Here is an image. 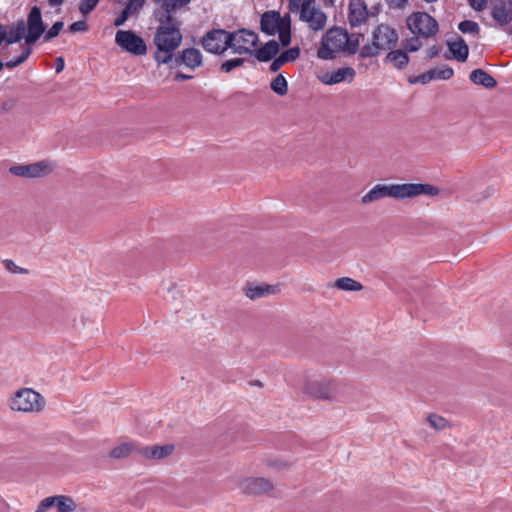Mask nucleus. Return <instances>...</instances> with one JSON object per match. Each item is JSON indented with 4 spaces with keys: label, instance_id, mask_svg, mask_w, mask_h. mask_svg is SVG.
<instances>
[{
    "label": "nucleus",
    "instance_id": "1",
    "mask_svg": "<svg viewBox=\"0 0 512 512\" xmlns=\"http://www.w3.org/2000/svg\"><path fill=\"white\" fill-rule=\"evenodd\" d=\"M439 189L433 185L422 183H404V184H376L365 195L361 197V203L366 205L386 197L395 199L414 198L419 195L436 196Z\"/></svg>",
    "mask_w": 512,
    "mask_h": 512
},
{
    "label": "nucleus",
    "instance_id": "2",
    "mask_svg": "<svg viewBox=\"0 0 512 512\" xmlns=\"http://www.w3.org/2000/svg\"><path fill=\"white\" fill-rule=\"evenodd\" d=\"M349 388L347 384L329 378L307 379L303 386V392L316 400L345 402L346 392Z\"/></svg>",
    "mask_w": 512,
    "mask_h": 512
},
{
    "label": "nucleus",
    "instance_id": "3",
    "mask_svg": "<svg viewBox=\"0 0 512 512\" xmlns=\"http://www.w3.org/2000/svg\"><path fill=\"white\" fill-rule=\"evenodd\" d=\"M182 34L179 27L159 26L157 28L154 43L157 47L155 60L159 64L172 62L174 51L180 46Z\"/></svg>",
    "mask_w": 512,
    "mask_h": 512
},
{
    "label": "nucleus",
    "instance_id": "4",
    "mask_svg": "<svg viewBox=\"0 0 512 512\" xmlns=\"http://www.w3.org/2000/svg\"><path fill=\"white\" fill-rule=\"evenodd\" d=\"M349 41L348 33L339 27L330 28L322 37L321 46L317 51V56L323 60H330L335 57V53L345 50L348 54H354L356 46L347 47Z\"/></svg>",
    "mask_w": 512,
    "mask_h": 512
},
{
    "label": "nucleus",
    "instance_id": "5",
    "mask_svg": "<svg viewBox=\"0 0 512 512\" xmlns=\"http://www.w3.org/2000/svg\"><path fill=\"white\" fill-rule=\"evenodd\" d=\"M397 31L387 24L378 25L372 33V43L360 49L362 58L377 56L380 51H388L396 47L398 42Z\"/></svg>",
    "mask_w": 512,
    "mask_h": 512
},
{
    "label": "nucleus",
    "instance_id": "6",
    "mask_svg": "<svg viewBox=\"0 0 512 512\" xmlns=\"http://www.w3.org/2000/svg\"><path fill=\"white\" fill-rule=\"evenodd\" d=\"M260 29L269 36L278 34L283 46H288L291 42V20L289 15L281 17L280 13L275 10L266 11L261 15Z\"/></svg>",
    "mask_w": 512,
    "mask_h": 512
},
{
    "label": "nucleus",
    "instance_id": "7",
    "mask_svg": "<svg viewBox=\"0 0 512 512\" xmlns=\"http://www.w3.org/2000/svg\"><path fill=\"white\" fill-rule=\"evenodd\" d=\"M45 404L44 397L31 388H21L9 399L11 410L24 413H38L44 409Z\"/></svg>",
    "mask_w": 512,
    "mask_h": 512
},
{
    "label": "nucleus",
    "instance_id": "8",
    "mask_svg": "<svg viewBox=\"0 0 512 512\" xmlns=\"http://www.w3.org/2000/svg\"><path fill=\"white\" fill-rule=\"evenodd\" d=\"M408 29L423 38L435 36L439 31L438 22L426 12H413L406 20Z\"/></svg>",
    "mask_w": 512,
    "mask_h": 512
},
{
    "label": "nucleus",
    "instance_id": "9",
    "mask_svg": "<svg viewBox=\"0 0 512 512\" xmlns=\"http://www.w3.org/2000/svg\"><path fill=\"white\" fill-rule=\"evenodd\" d=\"M299 18L313 31L323 30L327 23V15L315 0H302Z\"/></svg>",
    "mask_w": 512,
    "mask_h": 512
},
{
    "label": "nucleus",
    "instance_id": "10",
    "mask_svg": "<svg viewBox=\"0 0 512 512\" xmlns=\"http://www.w3.org/2000/svg\"><path fill=\"white\" fill-rule=\"evenodd\" d=\"M231 43L230 47L234 54H248L253 55L256 46L258 45V35L248 29H240L230 32Z\"/></svg>",
    "mask_w": 512,
    "mask_h": 512
},
{
    "label": "nucleus",
    "instance_id": "11",
    "mask_svg": "<svg viewBox=\"0 0 512 512\" xmlns=\"http://www.w3.org/2000/svg\"><path fill=\"white\" fill-rule=\"evenodd\" d=\"M231 37L230 32L224 29H212L208 31L201 40V44L205 51L221 55L230 47Z\"/></svg>",
    "mask_w": 512,
    "mask_h": 512
},
{
    "label": "nucleus",
    "instance_id": "12",
    "mask_svg": "<svg viewBox=\"0 0 512 512\" xmlns=\"http://www.w3.org/2000/svg\"><path fill=\"white\" fill-rule=\"evenodd\" d=\"M115 42L120 48L134 55H144L147 51L145 41L131 30H118Z\"/></svg>",
    "mask_w": 512,
    "mask_h": 512
},
{
    "label": "nucleus",
    "instance_id": "13",
    "mask_svg": "<svg viewBox=\"0 0 512 512\" xmlns=\"http://www.w3.org/2000/svg\"><path fill=\"white\" fill-rule=\"evenodd\" d=\"M26 23V36L25 43L33 45L45 32V24L42 20L41 9L38 6H33L27 16Z\"/></svg>",
    "mask_w": 512,
    "mask_h": 512
},
{
    "label": "nucleus",
    "instance_id": "14",
    "mask_svg": "<svg viewBox=\"0 0 512 512\" xmlns=\"http://www.w3.org/2000/svg\"><path fill=\"white\" fill-rule=\"evenodd\" d=\"M9 171L15 176L37 178L50 173L51 166L45 161H40L28 165H15L10 167Z\"/></svg>",
    "mask_w": 512,
    "mask_h": 512
},
{
    "label": "nucleus",
    "instance_id": "15",
    "mask_svg": "<svg viewBox=\"0 0 512 512\" xmlns=\"http://www.w3.org/2000/svg\"><path fill=\"white\" fill-rule=\"evenodd\" d=\"M491 15L500 26L509 24L512 21V0H491Z\"/></svg>",
    "mask_w": 512,
    "mask_h": 512
},
{
    "label": "nucleus",
    "instance_id": "16",
    "mask_svg": "<svg viewBox=\"0 0 512 512\" xmlns=\"http://www.w3.org/2000/svg\"><path fill=\"white\" fill-rule=\"evenodd\" d=\"M175 447L173 444H165L162 446L151 445L137 447V455L146 460H161L170 456Z\"/></svg>",
    "mask_w": 512,
    "mask_h": 512
},
{
    "label": "nucleus",
    "instance_id": "17",
    "mask_svg": "<svg viewBox=\"0 0 512 512\" xmlns=\"http://www.w3.org/2000/svg\"><path fill=\"white\" fill-rule=\"evenodd\" d=\"M273 484L263 477H249L240 482V489L246 494L260 495L272 490Z\"/></svg>",
    "mask_w": 512,
    "mask_h": 512
},
{
    "label": "nucleus",
    "instance_id": "18",
    "mask_svg": "<svg viewBox=\"0 0 512 512\" xmlns=\"http://www.w3.org/2000/svg\"><path fill=\"white\" fill-rule=\"evenodd\" d=\"M173 63L175 66L184 65L187 68L194 70L200 67L203 63V57L200 50L196 48H186L179 55L173 57Z\"/></svg>",
    "mask_w": 512,
    "mask_h": 512
},
{
    "label": "nucleus",
    "instance_id": "19",
    "mask_svg": "<svg viewBox=\"0 0 512 512\" xmlns=\"http://www.w3.org/2000/svg\"><path fill=\"white\" fill-rule=\"evenodd\" d=\"M369 16V11L363 0H350L348 7V21L351 27H359L364 24Z\"/></svg>",
    "mask_w": 512,
    "mask_h": 512
},
{
    "label": "nucleus",
    "instance_id": "20",
    "mask_svg": "<svg viewBox=\"0 0 512 512\" xmlns=\"http://www.w3.org/2000/svg\"><path fill=\"white\" fill-rule=\"evenodd\" d=\"M356 72L352 67H343L335 71L328 72L319 77V80L325 85H334L340 82H352Z\"/></svg>",
    "mask_w": 512,
    "mask_h": 512
},
{
    "label": "nucleus",
    "instance_id": "21",
    "mask_svg": "<svg viewBox=\"0 0 512 512\" xmlns=\"http://www.w3.org/2000/svg\"><path fill=\"white\" fill-rule=\"evenodd\" d=\"M277 292V286L268 284H248L245 288V295L251 300L259 299L268 295H274Z\"/></svg>",
    "mask_w": 512,
    "mask_h": 512
},
{
    "label": "nucleus",
    "instance_id": "22",
    "mask_svg": "<svg viewBox=\"0 0 512 512\" xmlns=\"http://www.w3.org/2000/svg\"><path fill=\"white\" fill-rule=\"evenodd\" d=\"M279 44L276 40H269L259 49H255L254 55L260 62H268L279 53Z\"/></svg>",
    "mask_w": 512,
    "mask_h": 512
},
{
    "label": "nucleus",
    "instance_id": "23",
    "mask_svg": "<svg viewBox=\"0 0 512 512\" xmlns=\"http://www.w3.org/2000/svg\"><path fill=\"white\" fill-rule=\"evenodd\" d=\"M7 43L13 44L20 42L26 36V23L23 19H19L12 23L10 26H6Z\"/></svg>",
    "mask_w": 512,
    "mask_h": 512
},
{
    "label": "nucleus",
    "instance_id": "24",
    "mask_svg": "<svg viewBox=\"0 0 512 512\" xmlns=\"http://www.w3.org/2000/svg\"><path fill=\"white\" fill-rule=\"evenodd\" d=\"M299 56L300 49L298 47H292L288 50H285L278 57H274L270 65V71L277 72L283 65H285L288 62L295 61Z\"/></svg>",
    "mask_w": 512,
    "mask_h": 512
},
{
    "label": "nucleus",
    "instance_id": "25",
    "mask_svg": "<svg viewBox=\"0 0 512 512\" xmlns=\"http://www.w3.org/2000/svg\"><path fill=\"white\" fill-rule=\"evenodd\" d=\"M469 79L476 85H482L485 88H494L497 85L496 80L485 70L483 69H475L470 75Z\"/></svg>",
    "mask_w": 512,
    "mask_h": 512
},
{
    "label": "nucleus",
    "instance_id": "26",
    "mask_svg": "<svg viewBox=\"0 0 512 512\" xmlns=\"http://www.w3.org/2000/svg\"><path fill=\"white\" fill-rule=\"evenodd\" d=\"M448 48L453 58L460 62H465L468 58L469 48L463 38H458L456 41L449 42Z\"/></svg>",
    "mask_w": 512,
    "mask_h": 512
},
{
    "label": "nucleus",
    "instance_id": "27",
    "mask_svg": "<svg viewBox=\"0 0 512 512\" xmlns=\"http://www.w3.org/2000/svg\"><path fill=\"white\" fill-rule=\"evenodd\" d=\"M52 500L53 506H56L58 512H73L77 508L76 502L66 495L49 496Z\"/></svg>",
    "mask_w": 512,
    "mask_h": 512
},
{
    "label": "nucleus",
    "instance_id": "28",
    "mask_svg": "<svg viewBox=\"0 0 512 512\" xmlns=\"http://www.w3.org/2000/svg\"><path fill=\"white\" fill-rule=\"evenodd\" d=\"M137 447H139V444L133 442H125L114 447L110 451L109 455L113 459H122L133 453L137 454Z\"/></svg>",
    "mask_w": 512,
    "mask_h": 512
},
{
    "label": "nucleus",
    "instance_id": "29",
    "mask_svg": "<svg viewBox=\"0 0 512 512\" xmlns=\"http://www.w3.org/2000/svg\"><path fill=\"white\" fill-rule=\"evenodd\" d=\"M386 60L393 63L398 69H403L409 62V57L406 52L402 50H392L387 54Z\"/></svg>",
    "mask_w": 512,
    "mask_h": 512
},
{
    "label": "nucleus",
    "instance_id": "30",
    "mask_svg": "<svg viewBox=\"0 0 512 512\" xmlns=\"http://www.w3.org/2000/svg\"><path fill=\"white\" fill-rule=\"evenodd\" d=\"M172 12V9L162 6V9L156 14L157 19L160 22V26L179 27L178 23L172 16Z\"/></svg>",
    "mask_w": 512,
    "mask_h": 512
},
{
    "label": "nucleus",
    "instance_id": "31",
    "mask_svg": "<svg viewBox=\"0 0 512 512\" xmlns=\"http://www.w3.org/2000/svg\"><path fill=\"white\" fill-rule=\"evenodd\" d=\"M334 285L338 289L345 291H360L363 288L360 282L349 277H342L337 279Z\"/></svg>",
    "mask_w": 512,
    "mask_h": 512
},
{
    "label": "nucleus",
    "instance_id": "32",
    "mask_svg": "<svg viewBox=\"0 0 512 512\" xmlns=\"http://www.w3.org/2000/svg\"><path fill=\"white\" fill-rule=\"evenodd\" d=\"M31 53H32L31 45H27L25 43L24 45L21 46V54L18 57L7 61L4 65L8 69H13V68L21 65L23 62H25Z\"/></svg>",
    "mask_w": 512,
    "mask_h": 512
},
{
    "label": "nucleus",
    "instance_id": "33",
    "mask_svg": "<svg viewBox=\"0 0 512 512\" xmlns=\"http://www.w3.org/2000/svg\"><path fill=\"white\" fill-rule=\"evenodd\" d=\"M271 90L279 96H285L288 93V82L282 74H278L270 84Z\"/></svg>",
    "mask_w": 512,
    "mask_h": 512
},
{
    "label": "nucleus",
    "instance_id": "34",
    "mask_svg": "<svg viewBox=\"0 0 512 512\" xmlns=\"http://www.w3.org/2000/svg\"><path fill=\"white\" fill-rule=\"evenodd\" d=\"M458 29L463 34L478 35L480 32V27H479L478 23L475 21H472V20L461 21L458 24Z\"/></svg>",
    "mask_w": 512,
    "mask_h": 512
},
{
    "label": "nucleus",
    "instance_id": "35",
    "mask_svg": "<svg viewBox=\"0 0 512 512\" xmlns=\"http://www.w3.org/2000/svg\"><path fill=\"white\" fill-rule=\"evenodd\" d=\"M430 71H431V74L433 75V79L448 80L454 74L453 69L447 65H444L439 68L430 69Z\"/></svg>",
    "mask_w": 512,
    "mask_h": 512
},
{
    "label": "nucleus",
    "instance_id": "36",
    "mask_svg": "<svg viewBox=\"0 0 512 512\" xmlns=\"http://www.w3.org/2000/svg\"><path fill=\"white\" fill-rule=\"evenodd\" d=\"M244 63V58L228 59L221 64L220 70L224 73H230L233 69L241 67Z\"/></svg>",
    "mask_w": 512,
    "mask_h": 512
},
{
    "label": "nucleus",
    "instance_id": "37",
    "mask_svg": "<svg viewBox=\"0 0 512 512\" xmlns=\"http://www.w3.org/2000/svg\"><path fill=\"white\" fill-rule=\"evenodd\" d=\"M431 427L436 430H444L448 426V422L445 418L437 414H430L427 418Z\"/></svg>",
    "mask_w": 512,
    "mask_h": 512
},
{
    "label": "nucleus",
    "instance_id": "38",
    "mask_svg": "<svg viewBox=\"0 0 512 512\" xmlns=\"http://www.w3.org/2000/svg\"><path fill=\"white\" fill-rule=\"evenodd\" d=\"M64 23L62 21L55 22L52 27L44 34V41L49 42L57 37L63 29Z\"/></svg>",
    "mask_w": 512,
    "mask_h": 512
},
{
    "label": "nucleus",
    "instance_id": "39",
    "mask_svg": "<svg viewBox=\"0 0 512 512\" xmlns=\"http://www.w3.org/2000/svg\"><path fill=\"white\" fill-rule=\"evenodd\" d=\"M191 0H162V6L167 7L175 11L190 3Z\"/></svg>",
    "mask_w": 512,
    "mask_h": 512
},
{
    "label": "nucleus",
    "instance_id": "40",
    "mask_svg": "<svg viewBox=\"0 0 512 512\" xmlns=\"http://www.w3.org/2000/svg\"><path fill=\"white\" fill-rule=\"evenodd\" d=\"M98 2L99 0H82L79 10L82 14L87 15L97 6Z\"/></svg>",
    "mask_w": 512,
    "mask_h": 512
},
{
    "label": "nucleus",
    "instance_id": "41",
    "mask_svg": "<svg viewBox=\"0 0 512 512\" xmlns=\"http://www.w3.org/2000/svg\"><path fill=\"white\" fill-rule=\"evenodd\" d=\"M145 0H130L125 8H130L128 12L132 15L138 12L144 5Z\"/></svg>",
    "mask_w": 512,
    "mask_h": 512
},
{
    "label": "nucleus",
    "instance_id": "42",
    "mask_svg": "<svg viewBox=\"0 0 512 512\" xmlns=\"http://www.w3.org/2000/svg\"><path fill=\"white\" fill-rule=\"evenodd\" d=\"M5 268L9 271V272H12V273H19V274H24V273H27V269H24V268H21L19 267L18 265L15 264L14 261L12 260H6L5 261Z\"/></svg>",
    "mask_w": 512,
    "mask_h": 512
},
{
    "label": "nucleus",
    "instance_id": "43",
    "mask_svg": "<svg viewBox=\"0 0 512 512\" xmlns=\"http://www.w3.org/2000/svg\"><path fill=\"white\" fill-rule=\"evenodd\" d=\"M469 5L474 10L481 12L486 9L488 0H468Z\"/></svg>",
    "mask_w": 512,
    "mask_h": 512
},
{
    "label": "nucleus",
    "instance_id": "44",
    "mask_svg": "<svg viewBox=\"0 0 512 512\" xmlns=\"http://www.w3.org/2000/svg\"><path fill=\"white\" fill-rule=\"evenodd\" d=\"M88 29L87 23L84 20L76 21L69 26L71 32H84Z\"/></svg>",
    "mask_w": 512,
    "mask_h": 512
},
{
    "label": "nucleus",
    "instance_id": "45",
    "mask_svg": "<svg viewBox=\"0 0 512 512\" xmlns=\"http://www.w3.org/2000/svg\"><path fill=\"white\" fill-rule=\"evenodd\" d=\"M431 80H433V75L431 74V71L429 70V71L417 76L414 80H411L410 82L411 83L427 84Z\"/></svg>",
    "mask_w": 512,
    "mask_h": 512
},
{
    "label": "nucleus",
    "instance_id": "46",
    "mask_svg": "<svg viewBox=\"0 0 512 512\" xmlns=\"http://www.w3.org/2000/svg\"><path fill=\"white\" fill-rule=\"evenodd\" d=\"M128 10H130V8H124L121 12V14L115 19L114 21V25L116 27H119V26H122L126 21L127 19L129 18V16L131 15Z\"/></svg>",
    "mask_w": 512,
    "mask_h": 512
},
{
    "label": "nucleus",
    "instance_id": "47",
    "mask_svg": "<svg viewBox=\"0 0 512 512\" xmlns=\"http://www.w3.org/2000/svg\"><path fill=\"white\" fill-rule=\"evenodd\" d=\"M51 507H53V502L49 497H46L40 501L35 512H46Z\"/></svg>",
    "mask_w": 512,
    "mask_h": 512
},
{
    "label": "nucleus",
    "instance_id": "48",
    "mask_svg": "<svg viewBox=\"0 0 512 512\" xmlns=\"http://www.w3.org/2000/svg\"><path fill=\"white\" fill-rule=\"evenodd\" d=\"M390 8L404 9L408 4V0H385Z\"/></svg>",
    "mask_w": 512,
    "mask_h": 512
},
{
    "label": "nucleus",
    "instance_id": "49",
    "mask_svg": "<svg viewBox=\"0 0 512 512\" xmlns=\"http://www.w3.org/2000/svg\"><path fill=\"white\" fill-rule=\"evenodd\" d=\"M192 78H193V76H192V75L184 74V73H182V72H178V73L175 75V77H174V79H175L176 81H185V80H190V79H192Z\"/></svg>",
    "mask_w": 512,
    "mask_h": 512
},
{
    "label": "nucleus",
    "instance_id": "50",
    "mask_svg": "<svg viewBox=\"0 0 512 512\" xmlns=\"http://www.w3.org/2000/svg\"><path fill=\"white\" fill-rule=\"evenodd\" d=\"M3 42H7L6 26L0 24V45H2Z\"/></svg>",
    "mask_w": 512,
    "mask_h": 512
},
{
    "label": "nucleus",
    "instance_id": "51",
    "mask_svg": "<svg viewBox=\"0 0 512 512\" xmlns=\"http://www.w3.org/2000/svg\"><path fill=\"white\" fill-rule=\"evenodd\" d=\"M302 0H289V9H301Z\"/></svg>",
    "mask_w": 512,
    "mask_h": 512
},
{
    "label": "nucleus",
    "instance_id": "52",
    "mask_svg": "<svg viewBox=\"0 0 512 512\" xmlns=\"http://www.w3.org/2000/svg\"><path fill=\"white\" fill-rule=\"evenodd\" d=\"M64 68V61L62 58H57L56 60V72L59 73Z\"/></svg>",
    "mask_w": 512,
    "mask_h": 512
},
{
    "label": "nucleus",
    "instance_id": "53",
    "mask_svg": "<svg viewBox=\"0 0 512 512\" xmlns=\"http://www.w3.org/2000/svg\"><path fill=\"white\" fill-rule=\"evenodd\" d=\"M416 44H411L409 47H406V49L410 52H414L420 49V44L418 43V40H415Z\"/></svg>",
    "mask_w": 512,
    "mask_h": 512
},
{
    "label": "nucleus",
    "instance_id": "54",
    "mask_svg": "<svg viewBox=\"0 0 512 512\" xmlns=\"http://www.w3.org/2000/svg\"><path fill=\"white\" fill-rule=\"evenodd\" d=\"M379 11H380V5L378 4L371 8V10L369 11V15L374 16V15L378 14Z\"/></svg>",
    "mask_w": 512,
    "mask_h": 512
},
{
    "label": "nucleus",
    "instance_id": "55",
    "mask_svg": "<svg viewBox=\"0 0 512 512\" xmlns=\"http://www.w3.org/2000/svg\"><path fill=\"white\" fill-rule=\"evenodd\" d=\"M437 54H438V49L436 47H432L428 50V56L430 58L437 56Z\"/></svg>",
    "mask_w": 512,
    "mask_h": 512
},
{
    "label": "nucleus",
    "instance_id": "56",
    "mask_svg": "<svg viewBox=\"0 0 512 512\" xmlns=\"http://www.w3.org/2000/svg\"><path fill=\"white\" fill-rule=\"evenodd\" d=\"M64 2V0H48L50 6H59Z\"/></svg>",
    "mask_w": 512,
    "mask_h": 512
},
{
    "label": "nucleus",
    "instance_id": "57",
    "mask_svg": "<svg viewBox=\"0 0 512 512\" xmlns=\"http://www.w3.org/2000/svg\"><path fill=\"white\" fill-rule=\"evenodd\" d=\"M336 0H323L325 7H333L335 5Z\"/></svg>",
    "mask_w": 512,
    "mask_h": 512
},
{
    "label": "nucleus",
    "instance_id": "58",
    "mask_svg": "<svg viewBox=\"0 0 512 512\" xmlns=\"http://www.w3.org/2000/svg\"><path fill=\"white\" fill-rule=\"evenodd\" d=\"M4 64L0 61V71L3 69Z\"/></svg>",
    "mask_w": 512,
    "mask_h": 512
},
{
    "label": "nucleus",
    "instance_id": "59",
    "mask_svg": "<svg viewBox=\"0 0 512 512\" xmlns=\"http://www.w3.org/2000/svg\"><path fill=\"white\" fill-rule=\"evenodd\" d=\"M255 384L258 385V386H262V383L260 381H256Z\"/></svg>",
    "mask_w": 512,
    "mask_h": 512
},
{
    "label": "nucleus",
    "instance_id": "60",
    "mask_svg": "<svg viewBox=\"0 0 512 512\" xmlns=\"http://www.w3.org/2000/svg\"><path fill=\"white\" fill-rule=\"evenodd\" d=\"M508 33L512 35V28L509 29Z\"/></svg>",
    "mask_w": 512,
    "mask_h": 512
}]
</instances>
